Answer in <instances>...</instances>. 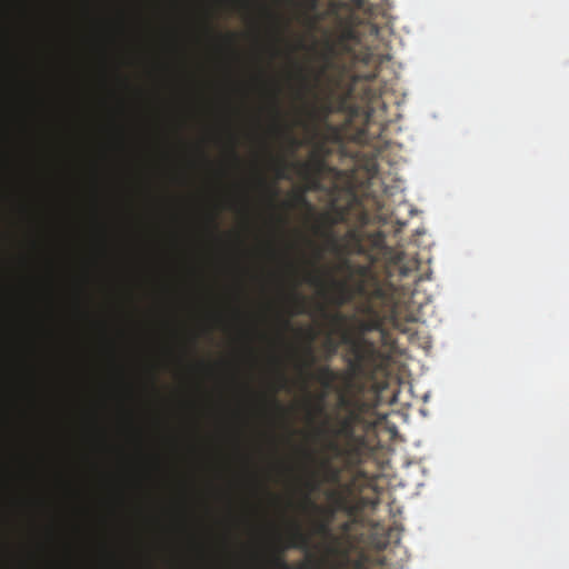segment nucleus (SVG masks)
Wrapping results in <instances>:
<instances>
[{"mask_svg": "<svg viewBox=\"0 0 569 569\" xmlns=\"http://www.w3.org/2000/svg\"><path fill=\"white\" fill-rule=\"evenodd\" d=\"M352 359L349 361L351 372L333 370L328 365L319 366L315 373L310 368L316 363L311 345L303 349V357L300 363V373L307 379H313L320 383L323 392L319 397L317 412L325 410L323 401L330 391L338 395V408L343 415H336L333 423L328 420L323 423L320 435L326 439L325 449L331 457L342 461L346 468L359 466L372 452V443L369 432L373 423L367 419V415L373 410L371 405L357 396H350L353 387V377L363 376L375 378L377 375H385L390 366L391 357L379 350L373 342L366 339L353 340L350 345Z\"/></svg>", "mask_w": 569, "mask_h": 569, "instance_id": "nucleus-1", "label": "nucleus"}, {"mask_svg": "<svg viewBox=\"0 0 569 569\" xmlns=\"http://www.w3.org/2000/svg\"><path fill=\"white\" fill-rule=\"evenodd\" d=\"M337 222L338 219L329 213L319 217L312 231L322 239V243L317 244L313 240L307 239L310 252L298 250L293 256L288 250L279 251L269 243L264 253L272 260H282L290 267L305 271H318L325 254L330 253L342 268L350 273H358L363 279L372 278L381 267L389 279H412L415 284L432 280L429 267H423L416 257L387 247L381 232H366L361 228H351L345 234H339L333 230Z\"/></svg>", "mask_w": 569, "mask_h": 569, "instance_id": "nucleus-2", "label": "nucleus"}, {"mask_svg": "<svg viewBox=\"0 0 569 569\" xmlns=\"http://www.w3.org/2000/svg\"><path fill=\"white\" fill-rule=\"evenodd\" d=\"M376 296L386 301V315L379 316L373 312L369 322L361 325V331L377 330L385 335L387 328H393L405 332L407 321L415 319V312L421 307V302L415 300L418 290H410L411 287H373Z\"/></svg>", "mask_w": 569, "mask_h": 569, "instance_id": "nucleus-3", "label": "nucleus"}, {"mask_svg": "<svg viewBox=\"0 0 569 569\" xmlns=\"http://www.w3.org/2000/svg\"><path fill=\"white\" fill-rule=\"evenodd\" d=\"M310 538L306 533L302 532L299 526H296L290 539V547L307 549L309 547Z\"/></svg>", "mask_w": 569, "mask_h": 569, "instance_id": "nucleus-4", "label": "nucleus"}, {"mask_svg": "<svg viewBox=\"0 0 569 569\" xmlns=\"http://www.w3.org/2000/svg\"><path fill=\"white\" fill-rule=\"evenodd\" d=\"M321 467H322V471H323V478L326 481L336 483L340 480L341 469L338 467H335L331 463L330 459H326L322 462Z\"/></svg>", "mask_w": 569, "mask_h": 569, "instance_id": "nucleus-5", "label": "nucleus"}, {"mask_svg": "<svg viewBox=\"0 0 569 569\" xmlns=\"http://www.w3.org/2000/svg\"><path fill=\"white\" fill-rule=\"evenodd\" d=\"M308 117L316 121V120H325L329 117L331 113V106L329 103H325L321 106H312L307 111Z\"/></svg>", "mask_w": 569, "mask_h": 569, "instance_id": "nucleus-6", "label": "nucleus"}, {"mask_svg": "<svg viewBox=\"0 0 569 569\" xmlns=\"http://www.w3.org/2000/svg\"><path fill=\"white\" fill-rule=\"evenodd\" d=\"M292 313L293 315H311L310 303L305 297H295L292 301Z\"/></svg>", "mask_w": 569, "mask_h": 569, "instance_id": "nucleus-7", "label": "nucleus"}, {"mask_svg": "<svg viewBox=\"0 0 569 569\" xmlns=\"http://www.w3.org/2000/svg\"><path fill=\"white\" fill-rule=\"evenodd\" d=\"M315 532L317 535H320L325 537L326 539L332 540L335 543H337V538L332 535L329 522L328 521H320L315 527Z\"/></svg>", "mask_w": 569, "mask_h": 569, "instance_id": "nucleus-8", "label": "nucleus"}, {"mask_svg": "<svg viewBox=\"0 0 569 569\" xmlns=\"http://www.w3.org/2000/svg\"><path fill=\"white\" fill-rule=\"evenodd\" d=\"M283 550L281 549L280 551L273 553L270 559H269V563L274 568V569H291V567L288 565V562L283 559L281 552Z\"/></svg>", "mask_w": 569, "mask_h": 569, "instance_id": "nucleus-9", "label": "nucleus"}, {"mask_svg": "<svg viewBox=\"0 0 569 569\" xmlns=\"http://www.w3.org/2000/svg\"><path fill=\"white\" fill-rule=\"evenodd\" d=\"M293 199H295V204L292 202L287 201V202H283V207L286 209H291L296 204H299V206L307 207L309 210H313V207L308 202V200L306 199V197L303 194H295Z\"/></svg>", "mask_w": 569, "mask_h": 569, "instance_id": "nucleus-10", "label": "nucleus"}, {"mask_svg": "<svg viewBox=\"0 0 569 569\" xmlns=\"http://www.w3.org/2000/svg\"><path fill=\"white\" fill-rule=\"evenodd\" d=\"M300 79H301V87H302V92L300 96L305 97L306 93H309L313 89L315 86L311 83V80L309 79V77H307V74H305L302 69H300Z\"/></svg>", "mask_w": 569, "mask_h": 569, "instance_id": "nucleus-11", "label": "nucleus"}, {"mask_svg": "<svg viewBox=\"0 0 569 569\" xmlns=\"http://www.w3.org/2000/svg\"><path fill=\"white\" fill-rule=\"evenodd\" d=\"M258 183L260 187H262L266 191H268L269 196H270V201L273 202L274 199L278 197V189L273 188V187H270L267 184L266 180L260 177L258 179Z\"/></svg>", "mask_w": 569, "mask_h": 569, "instance_id": "nucleus-12", "label": "nucleus"}, {"mask_svg": "<svg viewBox=\"0 0 569 569\" xmlns=\"http://www.w3.org/2000/svg\"><path fill=\"white\" fill-rule=\"evenodd\" d=\"M218 213H213L209 217V227L212 234H217L219 232V226L217 222Z\"/></svg>", "mask_w": 569, "mask_h": 569, "instance_id": "nucleus-13", "label": "nucleus"}, {"mask_svg": "<svg viewBox=\"0 0 569 569\" xmlns=\"http://www.w3.org/2000/svg\"><path fill=\"white\" fill-rule=\"evenodd\" d=\"M276 171H277L278 178H281V179L287 178L284 161H282V160L277 161Z\"/></svg>", "mask_w": 569, "mask_h": 569, "instance_id": "nucleus-14", "label": "nucleus"}, {"mask_svg": "<svg viewBox=\"0 0 569 569\" xmlns=\"http://www.w3.org/2000/svg\"><path fill=\"white\" fill-rule=\"evenodd\" d=\"M331 320L336 325H342L346 319H345V316L341 312L337 311V312L331 315Z\"/></svg>", "mask_w": 569, "mask_h": 569, "instance_id": "nucleus-15", "label": "nucleus"}, {"mask_svg": "<svg viewBox=\"0 0 569 569\" xmlns=\"http://www.w3.org/2000/svg\"><path fill=\"white\" fill-rule=\"evenodd\" d=\"M352 8L362 10L366 7L367 0H349Z\"/></svg>", "mask_w": 569, "mask_h": 569, "instance_id": "nucleus-16", "label": "nucleus"}, {"mask_svg": "<svg viewBox=\"0 0 569 569\" xmlns=\"http://www.w3.org/2000/svg\"><path fill=\"white\" fill-rule=\"evenodd\" d=\"M317 289H328L329 287H316ZM340 289H348L349 287H339ZM352 289H357L356 291L359 292V293H367V289L369 287H362V286H359V287H351Z\"/></svg>", "mask_w": 569, "mask_h": 569, "instance_id": "nucleus-17", "label": "nucleus"}, {"mask_svg": "<svg viewBox=\"0 0 569 569\" xmlns=\"http://www.w3.org/2000/svg\"><path fill=\"white\" fill-rule=\"evenodd\" d=\"M306 487L309 489V491H313V490L318 489L319 481L311 479L306 482Z\"/></svg>", "mask_w": 569, "mask_h": 569, "instance_id": "nucleus-18", "label": "nucleus"}, {"mask_svg": "<svg viewBox=\"0 0 569 569\" xmlns=\"http://www.w3.org/2000/svg\"><path fill=\"white\" fill-rule=\"evenodd\" d=\"M273 111L277 118L279 117L280 110H279V103H278V91L273 93Z\"/></svg>", "mask_w": 569, "mask_h": 569, "instance_id": "nucleus-19", "label": "nucleus"}, {"mask_svg": "<svg viewBox=\"0 0 569 569\" xmlns=\"http://www.w3.org/2000/svg\"><path fill=\"white\" fill-rule=\"evenodd\" d=\"M270 402H271V405H272L277 410H280V411H282V410H283V408L281 407V405L279 403V401L277 400V398H276L274 396H272V397L270 398Z\"/></svg>", "mask_w": 569, "mask_h": 569, "instance_id": "nucleus-20", "label": "nucleus"}, {"mask_svg": "<svg viewBox=\"0 0 569 569\" xmlns=\"http://www.w3.org/2000/svg\"><path fill=\"white\" fill-rule=\"evenodd\" d=\"M279 380H280V387H283L287 383V377L282 371H279L278 373Z\"/></svg>", "mask_w": 569, "mask_h": 569, "instance_id": "nucleus-21", "label": "nucleus"}, {"mask_svg": "<svg viewBox=\"0 0 569 569\" xmlns=\"http://www.w3.org/2000/svg\"><path fill=\"white\" fill-rule=\"evenodd\" d=\"M306 2L310 10H315L317 8V3H318L317 0H307Z\"/></svg>", "mask_w": 569, "mask_h": 569, "instance_id": "nucleus-22", "label": "nucleus"}, {"mask_svg": "<svg viewBox=\"0 0 569 569\" xmlns=\"http://www.w3.org/2000/svg\"><path fill=\"white\" fill-rule=\"evenodd\" d=\"M224 39L229 42V43H233L234 41V34L233 33H228L224 36Z\"/></svg>", "mask_w": 569, "mask_h": 569, "instance_id": "nucleus-23", "label": "nucleus"}, {"mask_svg": "<svg viewBox=\"0 0 569 569\" xmlns=\"http://www.w3.org/2000/svg\"><path fill=\"white\" fill-rule=\"evenodd\" d=\"M231 157L234 161L239 162V156H238L237 151L234 150V148L231 149Z\"/></svg>", "mask_w": 569, "mask_h": 569, "instance_id": "nucleus-24", "label": "nucleus"}, {"mask_svg": "<svg viewBox=\"0 0 569 569\" xmlns=\"http://www.w3.org/2000/svg\"><path fill=\"white\" fill-rule=\"evenodd\" d=\"M107 250H108V246H107L106 241L103 240V242H102V243H101V246H100V251H101L102 253H106V252H107Z\"/></svg>", "mask_w": 569, "mask_h": 569, "instance_id": "nucleus-25", "label": "nucleus"}, {"mask_svg": "<svg viewBox=\"0 0 569 569\" xmlns=\"http://www.w3.org/2000/svg\"><path fill=\"white\" fill-rule=\"evenodd\" d=\"M306 503H307L308 506H311L312 508H317V506H316V505L310 500V498H309V497H307V498H306Z\"/></svg>", "mask_w": 569, "mask_h": 569, "instance_id": "nucleus-26", "label": "nucleus"}, {"mask_svg": "<svg viewBox=\"0 0 569 569\" xmlns=\"http://www.w3.org/2000/svg\"><path fill=\"white\" fill-rule=\"evenodd\" d=\"M325 73V69H322L316 77H315V80L317 81L319 79L320 76H322Z\"/></svg>", "mask_w": 569, "mask_h": 569, "instance_id": "nucleus-27", "label": "nucleus"}, {"mask_svg": "<svg viewBox=\"0 0 569 569\" xmlns=\"http://www.w3.org/2000/svg\"><path fill=\"white\" fill-rule=\"evenodd\" d=\"M342 529L345 531H348L350 529V525L349 523H343Z\"/></svg>", "mask_w": 569, "mask_h": 569, "instance_id": "nucleus-28", "label": "nucleus"}, {"mask_svg": "<svg viewBox=\"0 0 569 569\" xmlns=\"http://www.w3.org/2000/svg\"><path fill=\"white\" fill-rule=\"evenodd\" d=\"M372 284L378 286V284H381V283H380V282H378V281H376V282H373ZM386 284H393V283H392L391 281H389V282H387Z\"/></svg>", "mask_w": 569, "mask_h": 569, "instance_id": "nucleus-29", "label": "nucleus"}, {"mask_svg": "<svg viewBox=\"0 0 569 569\" xmlns=\"http://www.w3.org/2000/svg\"><path fill=\"white\" fill-rule=\"evenodd\" d=\"M279 220H280L282 223H286V222H287V220H286L284 218H282V217H280V218H279Z\"/></svg>", "mask_w": 569, "mask_h": 569, "instance_id": "nucleus-30", "label": "nucleus"}, {"mask_svg": "<svg viewBox=\"0 0 569 569\" xmlns=\"http://www.w3.org/2000/svg\"><path fill=\"white\" fill-rule=\"evenodd\" d=\"M375 77H376L375 74H369V76L367 77V79H373Z\"/></svg>", "mask_w": 569, "mask_h": 569, "instance_id": "nucleus-31", "label": "nucleus"}, {"mask_svg": "<svg viewBox=\"0 0 569 569\" xmlns=\"http://www.w3.org/2000/svg\"><path fill=\"white\" fill-rule=\"evenodd\" d=\"M329 551H330V552H333V551H335V548H333V547H330V548H329Z\"/></svg>", "mask_w": 569, "mask_h": 569, "instance_id": "nucleus-32", "label": "nucleus"}, {"mask_svg": "<svg viewBox=\"0 0 569 569\" xmlns=\"http://www.w3.org/2000/svg\"><path fill=\"white\" fill-rule=\"evenodd\" d=\"M303 167H305V168H309V167H310V164H309V163H305V164H303Z\"/></svg>", "mask_w": 569, "mask_h": 569, "instance_id": "nucleus-33", "label": "nucleus"}]
</instances>
